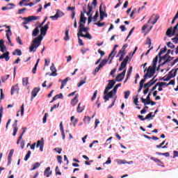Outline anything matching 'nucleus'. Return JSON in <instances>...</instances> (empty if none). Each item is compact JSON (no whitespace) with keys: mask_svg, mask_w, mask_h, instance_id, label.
Returning <instances> with one entry per match:
<instances>
[{"mask_svg":"<svg viewBox=\"0 0 178 178\" xmlns=\"http://www.w3.org/2000/svg\"><path fill=\"white\" fill-rule=\"evenodd\" d=\"M24 10H27V8H21V9H19L18 10V15H22V13H24Z\"/></svg>","mask_w":178,"mask_h":178,"instance_id":"nucleus-49","label":"nucleus"},{"mask_svg":"<svg viewBox=\"0 0 178 178\" xmlns=\"http://www.w3.org/2000/svg\"><path fill=\"white\" fill-rule=\"evenodd\" d=\"M168 48H171L172 49H173V48H175V44H173V43H171L170 42H169L167 44Z\"/></svg>","mask_w":178,"mask_h":178,"instance_id":"nucleus-57","label":"nucleus"},{"mask_svg":"<svg viewBox=\"0 0 178 178\" xmlns=\"http://www.w3.org/2000/svg\"><path fill=\"white\" fill-rule=\"evenodd\" d=\"M92 5L94 9H95L97 8V0H92Z\"/></svg>","mask_w":178,"mask_h":178,"instance_id":"nucleus-56","label":"nucleus"},{"mask_svg":"<svg viewBox=\"0 0 178 178\" xmlns=\"http://www.w3.org/2000/svg\"><path fill=\"white\" fill-rule=\"evenodd\" d=\"M83 33H88V28L85 27L83 30H81V33H77L78 37H80L81 35V34H83Z\"/></svg>","mask_w":178,"mask_h":178,"instance_id":"nucleus-33","label":"nucleus"},{"mask_svg":"<svg viewBox=\"0 0 178 178\" xmlns=\"http://www.w3.org/2000/svg\"><path fill=\"white\" fill-rule=\"evenodd\" d=\"M145 44H148L149 47H151V38H147V42Z\"/></svg>","mask_w":178,"mask_h":178,"instance_id":"nucleus-63","label":"nucleus"},{"mask_svg":"<svg viewBox=\"0 0 178 178\" xmlns=\"http://www.w3.org/2000/svg\"><path fill=\"white\" fill-rule=\"evenodd\" d=\"M133 31H134V27L132 28V29H131V31H129V34H128L127 38H126L125 40H124L125 42L127 41V40H129V38H130V35H131V34H133Z\"/></svg>","mask_w":178,"mask_h":178,"instance_id":"nucleus-43","label":"nucleus"},{"mask_svg":"<svg viewBox=\"0 0 178 178\" xmlns=\"http://www.w3.org/2000/svg\"><path fill=\"white\" fill-rule=\"evenodd\" d=\"M9 6H15V4L13 3H10L6 6L2 7L1 10H9L12 9V8H9Z\"/></svg>","mask_w":178,"mask_h":178,"instance_id":"nucleus-24","label":"nucleus"},{"mask_svg":"<svg viewBox=\"0 0 178 178\" xmlns=\"http://www.w3.org/2000/svg\"><path fill=\"white\" fill-rule=\"evenodd\" d=\"M13 55H17L18 56H21L22 55V50L17 49L15 51L13 52Z\"/></svg>","mask_w":178,"mask_h":178,"instance_id":"nucleus-32","label":"nucleus"},{"mask_svg":"<svg viewBox=\"0 0 178 178\" xmlns=\"http://www.w3.org/2000/svg\"><path fill=\"white\" fill-rule=\"evenodd\" d=\"M13 127H14V129H13V136H16L17 133V130L19 129V128H17V124H13Z\"/></svg>","mask_w":178,"mask_h":178,"instance_id":"nucleus-35","label":"nucleus"},{"mask_svg":"<svg viewBox=\"0 0 178 178\" xmlns=\"http://www.w3.org/2000/svg\"><path fill=\"white\" fill-rule=\"evenodd\" d=\"M39 62H40V58H38V59L37 60V62H36V63H35L34 67H33V70H32V73H33V74H35V73H36V72H37V66H38V63H39Z\"/></svg>","mask_w":178,"mask_h":178,"instance_id":"nucleus-29","label":"nucleus"},{"mask_svg":"<svg viewBox=\"0 0 178 178\" xmlns=\"http://www.w3.org/2000/svg\"><path fill=\"white\" fill-rule=\"evenodd\" d=\"M62 98H63V95L60 93L53 97V101H56V99H62Z\"/></svg>","mask_w":178,"mask_h":178,"instance_id":"nucleus-28","label":"nucleus"},{"mask_svg":"<svg viewBox=\"0 0 178 178\" xmlns=\"http://www.w3.org/2000/svg\"><path fill=\"white\" fill-rule=\"evenodd\" d=\"M161 80H163V81H169V80H170V77H169L167 75L166 78H165V76H164V77L161 78Z\"/></svg>","mask_w":178,"mask_h":178,"instance_id":"nucleus-59","label":"nucleus"},{"mask_svg":"<svg viewBox=\"0 0 178 178\" xmlns=\"http://www.w3.org/2000/svg\"><path fill=\"white\" fill-rule=\"evenodd\" d=\"M85 27L86 26H85L84 24L79 22V29L78 33H81V30H83Z\"/></svg>","mask_w":178,"mask_h":178,"instance_id":"nucleus-46","label":"nucleus"},{"mask_svg":"<svg viewBox=\"0 0 178 178\" xmlns=\"http://www.w3.org/2000/svg\"><path fill=\"white\" fill-rule=\"evenodd\" d=\"M127 47H129V44H124L122 49L120 50V51H122V52H124V51H126V48H127Z\"/></svg>","mask_w":178,"mask_h":178,"instance_id":"nucleus-61","label":"nucleus"},{"mask_svg":"<svg viewBox=\"0 0 178 178\" xmlns=\"http://www.w3.org/2000/svg\"><path fill=\"white\" fill-rule=\"evenodd\" d=\"M50 70L52 72L50 76H58V74L56 73V67H55V65H54V63H52L51 66L50 67Z\"/></svg>","mask_w":178,"mask_h":178,"instance_id":"nucleus-17","label":"nucleus"},{"mask_svg":"<svg viewBox=\"0 0 178 178\" xmlns=\"http://www.w3.org/2000/svg\"><path fill=\"white\" fill-rule=\"evenodd\" d=\"M24 20H25L23 22V24H27V23H29V22H31L32 20H38V19H40V17H37V16H29L28 17H24L23 18Z\"/></svg>","mask_w":178,"mask_h":178,"instance_id":"nucleus-7","label":"nucleus"},{"mask_svg":"<svg viewBox=\"0 0 178 178\" xmlns=\"http://www.w3.org/2000/svg\"><path fill=\"white\" fill-rule=\"evenodd\" d=\"M80 37H83V38H88V40L92 39V36L88 32H87L86 35H84V33H81Z\"/></svg>","mask_w":178,"mask_h":178,"instance_id":"nucleus-23","label":"nucleus"},{"mask_svg":"<svg viewBox=\"0 0 178 178\" xmlns=\"http://www.w3.org/2000/svg\"><path fill=\"white\" fill-rule=\"evenodd\" d=\"M118 55H120L119 60L120 62H122V60H123V58H124V56L126 55V53L123 52L122 51H119Z\"/></svg>","mask_w":178,"mask_h":178,"instance_id":"nucleus-27","label":"nucleus"},{"mask_svg":"<svg viewBox=\"0 0 178 178\" xmlns=\"http://www.w3.org/2000/svg\"><path fill=\"white\" fill-rule=\"evenodd\" d=\"M57 161L58 163H62V156H57Z\"/></svg>","mask_w":178,"mask_h":178,"instance_id":"nucleus-64","label":"nucleus"},{"mask_svg":"<svg viewBox=\"0 0 178 178\" xmlns=\"http://www.w3.org/2000/svg\"><path fill=\"white\" fill-rule=\"evenodd\" d=\"M118 51H116V50H115V49H113V51L111 52V54L108 56V58H112V59H113V58L115 57V56L116 55V53Z\"/></svg>","mask_w":178,"mask_h":178,"instance_id":"nucleus-34","label":"nucleus"},{"mask_svg":"<svg viewBox=\"0 0 178 178\" xmlns=\"http://www.w3.org/2000/svg\"><path fill=\"white\" fill-rule=\"evenodd\" d=\"M91 120V118H90L89 116H86L83 119V122L85 123H90V121Z\"/></svg>","mask_w":178,"mask_h":178,"instance_id":"nucleus-44","label":"nucleus"},{"mask_svg":"<svg viewBox=\"0 0 178 178\" xmlns=\"http://www.w3.org/2000/svg\"><path fill=\"white\" fill-rule=\"evenodd\" d=\"M151 92L148 93L146 99H144L143 97H141L140 99L143 102V104H144V105H149V104L151 103Z\"/></svg>","mask_w":178,"mask_h":178,"instance_id":"nucleus-8","label":"nucleus"},{"mask_svg":"<svg viewBox=\"0 0 178 178\" xmlns=\"http://www.w3.org/2000/svg\"><path fill=\"white\" fill-rule=\"evenodd\" d=\"M143 79H142L140 83H139V86H142L144 87V83H145V81H147V77H145V75L143 76Z\"/></svg>","mask_w":178,"mask_h":178,"instance_id":"nucleus-41","label":"nucleus"},{"mask_svg":"<svg viewBox=\"0 0 178 178\" xmlns=\"http://www.w3.org/2000/svg\"><path fill=\"white\" fill-rule=\"evenodd\" d=\"M155 77H156V76H154L149 82L154 86V84L155 83H156L157 79L155 80Z\"/></svg>","mask_w":178,"mask_h":178,"instance_id":"nucleus-50","label":"nucleus"},{"mask_svg":"<svg viewBox=\"0 0 178 178\" xmlns=\"http://www.w3.org/2000/svg\"><path fill=\"white\" fill-rule=\"evenodd\" d=\"M95 26H97L98 27H104L105 26V22H96L95 23Z\"/></svg>","mask_w":178,"mask_h":178,"instance_id":"nucleus-47","label":"nucleus"},{"mask_svg":"<svg viewBox=\"0 0 178 178\" xmlns=\"http://www.w3.org/2000/svg\"><path fill=\"white\" fill-rule=\"evenodd\" d=\"M56 108H59V103L58 104H54L50 110V112H52V111H54V109H56Z\"/></svg>","mask_w":178,"mask_h":178,"instance_id":"nucleus-55","label":"nucleus"},{"mask_svg":"<svg viewBox=\"0 0 178 178\" xmlns=\"http://www.w3.org/2000/svg\"><path fill=\"white\" fill-rule=\"evenodd\" d=\"M65 41H69L70 37H69V29H67L65 31V36L64 37Z\"/></svg>","mask_w":178,"mask_h":178,"instance_id":"nucleus-36","label":"nucleus"},{"mask_svg":"<svg viewBox=\"0 0 178 178\" xmlns=\"http://www.w3.org/2000/svg\"><path fill=\"white\" fill-rule=\"evenodd\" d=\"M40 90H41L40 88H33V90L31 92V99H33V98H35V97H37V94H38V92H40Z\"/></svg>","mask_w":178,"mask_h":178,"instance_id":"nucleus-13","label":"nucleus"},{"mask_svg":"<svg viewBox=\"0 0 178 178\" xmlns=\"http://www.w3.org/2000/svg\"><path fill=\"white\" fill-rule=\"evenodd\" d=\"M156 155H162L163 156H165L166 158H169L170 156V154L169 152L165 153H161V152H156Z\"/></svg>","mask_w":178,"mask_h":178,"instance_id":"nucleus-31","label":"nucleus"},{"mask_svg":"<svg viewBox=\"0 0 178 178\" xmlns=\"http://www.w3.org/2000/svg\"><path fill=\"white\" fill-rule=\"evenodd\" d=\"M48 29H49V22L40 28V35L33 39L32 44L29 47V52H35L37 51L38 47L41 45V41H42L44 35H46Z\"/></svg>","mask_w":178,"mask_h":178,"instance_id":"nucleus-1","label":"nucleus"},{"mask_svg":"<svg viewBox=\"0 0 178 178\" xmlns=\"http://www.w3.org/2000/svg\"><path fill=\"white\" fill-rule=\"evenodd\" d=\"M15 92L19 93V86L18 84H16L15 86H13L11 88V95H13Z\"/></svg>","mask_w":178,"mask_h":178,"instance_id":"nucleus-19","label":"nucleus"},{"mask_svg":"<svg viewBox=\"0 0 178 178\" xmlns=\"http://www.w3.org/2000/svg\"><path fill=\"white\" fill-rule=\"evenodd\" d=\"M66 83H67V79H64L61 81L60 90H62L65 86H66Z\"/></svg>","mask_w":178,"mask_h":178,"instance_id":"nucleus-42","label":"nucleus"},{"mask_svg":"<svg viewBox=\"0 0 178 178\" xmlns=\"http://www.w3.org/2000/svg\"><path fill=\"white\" fill-rule=\"evenodd\" d=\"M83 84H86V78L84 79V81H80V82L78 84V87H81Z\"/></svg>","mask_w":178,"mask_h":178,"instance_id":"nucleus-60","label":"nucleus"},{"mask_svg":"<svg viewBox=\"0 0 178 178\" xmlns=\"http://www.w3.org/2000/svg\"><path fill=\"white\" fill-rule=\"evenodd\" d=\"M77 102H79V95H76L75 97L71 101V105L72 106H76L77 105Z\"/></svg>","mask_w":178,"mask_h":178,"instance_id":"nucleus-18","label":"nucleus"},{"mask_svg":"<svg viewBox=\"0 0 178 178\" xmlns=\"http://www.w3.org/2000/svg\"><path fill=\"white\" fill-rule=\"evenodd\" d=\"M30 155H31V151H28L27 154L25 156L24 161H29V159L30 158Z\"/></svg>","mask_w":178,"mask_h":178,"instance_id":"nucleus-40","label":"nucleus"},{"mask_svg":"<svg viewBox=\"0 0 178 178\" xmlns=\"http://www.w3.org/2000/svg\"><path fill=\"white\" fill-rule=\"evenodd\" d=\"M60 131L61 132L63 140H65V130L63 129V124L62 122L60 123Z\"/></svg>","mask_w":178,"mask_h":178,"instance_id":"nucleus-22","label":"nucleus"},{"mask_svg":"<svg viewBox=\"0 0 178 178\" xmlns=\"http://www.w3.org/2000/svg\"><path fill=\"white\" fill-rule=\"evenodd\" d=\"M158 63V56H156L152 62V66H149L147 73L145 74V77H148L151 79L156 72V64Z\"/></svg>","mask_w":178,"mask_h":178,"instance_id":"nucleus-2","label":"nucleus"},{"mask_svg":"<svg viewBox=\"0 0 178 178\" xmlns=\"http://www.w3.org/2000/svg\"><path fill=\"white\" fill-rule=\"evenodd\" d=\"M115 84H116V81H115V80L113 79L109 80L108 83L104 90V94H108V92L109 91V90H111V88H113Z\"/></svg>","mask_w":178,"mask_h":178,"instance_id":"nucleus-3","label":"nucleus"},{"mask_svg":"<svg viewBox=\"0 0 178 178\" xmlns=\"http://www.w3.org/2000/svg\"><path fill=\"white\" fill-rule=\"evenodd\" d=\"M152 86H153L152 83H151L149 81V82H147V83H145L144 86H143V87H144V88H149V87H152Z\"/></svg>","mask_w":178,"mask_h":178,"instance_id":"nucleus-48","label":"nucleus"},{"mask_svg":"<svg viewBox=\"0 0 178 178\" xmlns=\"http://www.w3.org/2000/svg\"><path fill=\"white\" fill-rule=\"evenodd\" d=\"M38 34H40V28L38 26H36L32 32V35L33 37H37Z\"/></svg>","mask_w":178,"mask_h":178,"instance_id":"nucleus-20","label":"nucleus"},{"mask_svg":"<svg viewBox=\"0 0 178 178\" xmlns=\"http://www.w3.org/2000/svg\"><path fill=\"white\" fill-rule=\"evenodd\" d=\"M49 170H51V168L50 167H47L46 168V170H44V175H46V177H49L50 175H52V172H49Z\"/></svg>","mask_w":178,"mask_h":178,"instance_id":"nucleus-26","label":"nucleus"},{"mask_svg":"<svg viewBox=\"0 0 178 178\" xmlns=\"http://www.w3.org/2000/svg\"><path fill=\"white\" fill-rule=\"evenodd\" d=\"M0 59H5L6 62H8L10 59V57L9 56V51H6L1 55Z\"/></svg>","mask_w":178,"mask_h":178,"instance_id":"nucleus-12","label":"nucleus"},{"mask_svg":"<svg viewBox=\"0 0 178 178\" xmlns=\"http://www.w3.org/2000/svg\"><path fill=\"white\" fill-rule=\"evenodd\" d=\"M177 74V70H172L169 72L168 74V76L170 77V79H173V77H176V75Z\"/></svg>","mask_w":178,"mask_h":178,"instance_id":"nucleus-14","label":"nucleus"},{"mask_svg":"<svg viewBox=\"0 0 178 178\" xmlns=\"http://www.w3.org/2000/svg\"><path fill=\"white\" fill-rule=\"evenodd\" d=\"M86 20L87 17H84V14L83 13H81L79 23H83V24H86Z\"/></svg>","mask_w":178,"mask_h":178,"instance_id":"nucleus-21","label":"nucleus"},{"mask_svg":"<svg viewBox=\"0 0 178 178\" xmlns=\"http://www.w3.org/2000/svg\"><path fill=\"white\" fill-rule=\"evenodd\" d=\"M97 94H98V90H95L92 98H91V101H94V99H95L97 98Z\"/></svg>","mask_w":178,"mask_h":178,"instance_id":"nucleus-51","label":"nucleus"},{"mask_svg":"<svg viewBox=\"0 0 178 178\" xmlns=\"http://www.w3.org/2000/svg\"><path fill=\"white\" fill-rule=\"evenodd\" d=\"M129 56H127L123 60V61L121 63V65L119 67V72H122L127 66V62H129Z\"/></svg>","mask_w":178,"mask_h":178,"instance_id":"nucleus-6","label":"nucleus"},{"mask_svg":"<svg viewBox=\"0 0 178 178\" xmlns=\"http://www.w3.org/2000/svg\"><path fill=\"white\" fill-rule=\"evenodd\" d=\"M47 118H48V113H46L43 117V120H42L43 123H47Z\"/></svg>","mask_w":178,"mask_h":178,"instance_id":"nucleus-58","label":"nucleus"},{"mask_svg":"<svg viewBox=\"0 0 178 178\" xmlns=\"http://www.w3.org/2000/svg\"><path fill=\"white\" fill-rule=\"evenodd\" d=\"M62 16H65V13L60 10H57L56 15L50 16V19H52V20H58V18L62 17Z\"/></svg>","mask_w":178,"mask_h":178,"instance_id":"nucleus-4","label":"nucleus"},{"mask_svg":"<svg viewBox=\"0 0 178 178\" xmlns=\"http://www.w3.org/2000/svg\"><path fill=\"white\" fill-rule=\"evenodd\" d=\"M99 12L100 16H103V17H108V14L105 13V12L102 10V4H101L99 6Z\"/></svg>","mask_w":178,"mask_h":178,"instance_id":"nucleus-25","label":"nucleus"},{"mask_svg":"<svg viewBox=\"0 0 178 178\" xmlns=\"http://www.w3.org/2000/svg\"><path fill=\"white\" fill-rule=\"evenodd\" d=\"M124 76H126V69L120 74H118L115 77V81L118 82H120L124 79Z\"/></svg>","mask_w":178,"mask_h":178,"instance_id":"nucleus-9","label":"nucleus"},{"mask_svg":"<svg viewBox=\"0 0 178 178\" xmlns=\"http://www.w3.org/2000/svg\"><path fill=\"white\" fill-rule=\"evenodd\" d=\"M40 147V150L43 151L44 149V138H42L40 140H38L36 148H38Z\"/></svg>","mask_w":178,"mask_h":178,"instance_id":"nucleus-10","label":"nucleus"},{"mask_svg":"<svg viewBox=\"0 0 178 178\" xmlns=\"http://www.w3.org/2000/svg\"><path fill=\"white\" fill-rule=\"evenodd\" d=\"M84 109H85V106H83V104H81V102L79 103L78 106L76 108V112L78 113H81V112H83Z\"/></svg>","mask_w":178,"mask_h":178,"instance_id":"nucleus-15","label":"nucleus"},{"mask_svg":"<svg viewBox=\"0 0 178 178\" xmlns=\"http://www.w3.org/2000/svg\"><path fill=\"white\" fill-rule=\"evenodd\" d=\"M168 54H165L163 56H159V58H160V60L159 61V63H161V60H166L168 59Z\"/></svg>","mask_w":178,"mask_h":178,"instance_id":"nucleus-37","label":"nucleus"},{"mask_svg":"<svg viewBox=\"0 0 178 178\" xmlns=\"http://www.w3.org/2000/svg\"><path fill=\"white\" fill-rule=\"evenodd\" d=\"M166 51H168V49H166V47L161 49L159 53V56H161L162 54H165V52H166Z\"/></svg>","mask_w":178,"mask_h":178,"instance_id":"nucleus-39","label":"nucleus"},{"mask_svg":"<svg viewBox=\"0 0 178 178\" xmlns=\"http://www.w3.org/2000/svg\"><path fill=\"white\" fill-rule=\"evenodd\" d=\"M3 27H6L7 29H8V30L6 31V38L8 40H10V37L9 36V34L10 35H12V31H10V26L7 25H3Z\"/></svg>","mask_w":178,"mask_h":178,"instance_id":"nucleus-16","label":"nucleus"},{"mask_svg":"<svg viewBox=\"0 0 178 178\" xmlns=\"http://www.w3.org/2000/svg\"><path fill=\"white\" fill-rule=\"evenodd\" d=\"M22 83L24 86H27V84H29V77L23 78Z\"/></svg>","mask_w":178,"mask_h":178,"instance_id":"nucleus-38","label":"nucleus"},{"mask_svg":"<svg viewBox=\"0 0 178 178\" xmlns=\"http://www.w3.org/2000/svg\"><path fill=\"white\" fill-rule=\"evenodd\" d=\"M154 116H155V115H152V113H149V114H147L146 115L145 119L147 120V119H151V118H154Z\"/></svg>","mask_w":178,"mask_h":178,"instance_id":"nucleus-52","label":"nucleus"},{"mask_svg":"<svg viewBox=\"0 0 178 178\" xmlns=\"http://www.w3.org/2000/svg\"><path fill=\"white\" fill-rule=\"evenodd\" d=\"M177 19H178V13H177L174 18L172 19L171 24H175V22H176Z\"/></svg>","mask_w":178,"mask_h":178,"instance_id":"nucleus-54","label":"nucleus"},{"mask_svg":"<svg viewBox=\"0 0 178 178\" xmlns=\"http://www.w3.org/2000/svg\"><path fill=\"white\" fill-rule=\"evenodd\" d=\"M124 94L125 99H127L130 97V90L125 91Z\"/></svg>","mask_w":178,"mask_h":178,"instance_id":"nucleus-45","label":"nucleus"},{"mask_svg":"<svg viewBox=\"0 0 178 178\" xmlns=\"http://www.w3.org/2000/svg\"><path fill=\"white\" fill-rule=\"evenodd\" d=\"M40 163L37 162L35 163H34L32 166L33 168L31 169V170H35V169H38V168H40Z\"/></svg>","mask_w":178,"mask_h":178,"instance_id":"nucleus-30","label":"nucleus"},{"mask_svg":"<svg viewBox=\"0 0 178 178\" xmlns=\"http://www.w3.org/2000/svg\"><path fill=\"white\" fill-rule=\"evenodd\" d=\"M97 19H98V10L96 11V13L93 17V22H97Z\"/></svg>","mask_w":178,"mask_h":178,"instance_id":"nucleus-53","label":"nucleus"},{"mask_svg":"<svg viewBox=\"0 0 178 178\" xmlns=\"http://www.w3.org/2000/svg\"><path fill=\"white\" fill-rule=\"evenodd\" d=\"M88 11L87 13V15L89 16L88 18V24H90L92 20V14L91 12H92V6L90 5V3L88 5Z\"/></svg>","mask_w":178,"mask_h":178,"instance_id":"nucleus-5","label":"nucleus"},{"mask_svg":"<svg viewBox=\"0 0 178 178\" xmlns=\"http://www.w3.org/2000/svg\"><path fill=\"white\" fill-rule=\"evenodd\" d=\"M150 159L152 161H154V162H155L158 166H161L162 168H165V165H163V162H162L159 159H156L155 157H151Z\"/></svg>","mask_w":178,"mask_h":178,"instance_id":"nucleus-11","label":"nucleus"},{"mask_svg":"<svg viewBox=\"0 0 178 178\" xmlns=\"http://www.w3.org/2000/svg\"><path fill=\"white\" fill-rule=\"evenodd\" d=\"M171 60H173V57H171L170 56H168L167 57V59L165 60V62L169 63V62H170Z\"/></svg>","mask_w":178,"mask_h":178,"instance_id":"nucleus-62","label":"nucleus"}]
</instances>
